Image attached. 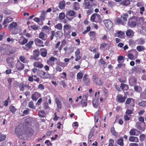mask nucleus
<instances>
[{
  "label": "nucleus",
  "instance_id": "nucleus-14",
  "mask_svg": "<svg viewBox=\"0 0 146 146\" xmlns=\"http://www.w3.org/2000/svg\"><path fill=\"white\" fill-rule=\"evenodd\" d=\"M6 61L11 68L13 67V63L14 61V58L13 57H9L6 58Z\"/></svg>",
  "mask_w": 146,
  "mask_h": 146
},
{
  "label": "nucleus",
  "instance_id": "nucleus-2",
  "mask_svg": "<svg viewBox=\"0 0 146 146\" xmlns=\"http://www.w3.org/2000/svg\"><path fill=\"white\" fill-rule=\"evenodd\" d=\"M93 82L96 85L98 86H102L103 83L102 80L99 78L98 75L94 74L93 75L92 78Z\"/></svg>",
  "mask_w": 146,
  "mask_h": 146
},
{
  "label": "nucleus",
  "instance_id": "nucleus-12",
  "mask_svg": "<svg viewBox=\"0 0 146 146\" xmlns=\"http://www.w3.org/2000/svg\"><path fill=\"white\" fill-rule=\"evenodd\" d=\"M83 7L85 9H90L92 8V6L90 4L88 1H86L83 4Z\"/></svg>",
  "mask_w": 146,
  "mask_h": 146
},
{
  "label": "nucleus",
  "instance_id": "nucleus-3",
  "mask_svg": "<svg viewBox=\"0 0 146 146\" xmlns=\"http://www.w3.org/2000/svg\"><path fill=\"white\" fill-rule=\"evenodd\" d=\"M38 75L40 77L44 79L49 78L50 77L49 74L42 70H40L38 72Z\"/></svg>",
  "mask_w": 146,
  "mask_h": 146
},
{
  "label": "nucleus",
  "instance_id": "nucleus-52",
  "mask_svg": "<svg viewBox=\"0 0 146 146\" xmlns=\"http://www.w3.org/2000/svg\"><path fill=\"white\" fill-rule=\"evenodd\" d=\"M140 141H143L145 140V136L144 134H141L139 137Z\"/></svg>",
  "mask_w": 146,
  "mask_h": 146
},
{
  "label": "nucleus",
  "instance_id": "nucleus-60",
  "mask_svg": "<svg viewBox=\"0 0 146 146\" xmlns=\"http://www.w3.org/2000/svg\"><path fill=\"white\" fill-rule=\"evenodd\" d=\"M90 36L94 37L96 36V33L94 31H90L89 33Z\"/></svg>",
  "mask_w": 146,
  "mask_h": 146
},
{
  "label": "nucleus",
  "instance_id": "nucleus-27",
  "mask_svg": "<svg viewBox=\"0 0 146 146\" xmlns=\"http://www.w3.org/2000/svg\"><path fill=\"white\" fill-rule=\"evenodd\" d=\"M13 20V19L11 17H7L3 23V25H5L7 23H9Z\"/></svg>",
  "mask_w": 146,
  "mask_h": 146
},
{
  "label": "nucleus",
  "instance_id": "nucleus-44",
  "mask_svg": "<svg viewBox=\"0 0 146 146\" xmlns=\"http://www.w3.org/2000/svg\"><path fill=\"white\" fill-rule=\"evenodd\" d=\"M28 106L29 108L34 109H35L36 108L32 101H31L29 102Z\"/></svg>",
  "mask_w": 146,
  "mask_h": 146
},
{
  "label": "nucleus",
  "instance_id": "nucleus-18",
  "mask_svg": "<svg viewBox=\"0 0 146 146\" xmlns=\"http://www.w3.org/2000/svg\"><path fill=\"white\" fill-rule=\"evenodd\" d=\"M15 132L16 134L19 135H22L23 134V133L22 129L18 126L16 127L15 129Z\"/></svg>",
  "mask_w": 146,
  "mask_h": 146
},
{
  "label": "nucleus",
  "instance_id": "nucleus-4",
  "mask_svg": "<svg viewBox=\"0 0 146 146\" xmlns=\"http://www.w3.org/2000/svg\"><path fill=\"white\" fill-rule=\"evenodd\" d=\"M133 17H132L128 19L127 23L128 26L131 28H134L136 25L137 23L135 19H133Z\"/></svg>",
  "mask_w": 146,
  "mask_h": 146
},
{
  "label": "nucleus",
  "instance_id": "nucleus-32",
  "mask_svg": "<svg viewBox=\"0 0 146 146\" xmlns=\"http://www.w3.org/2000/svg\"><path fill=\"white\" fill-rule=\"evenodd\" d=\"M73 7V9L75 10H78L80 9L79 3L77 2H74V3Z\"/></svg>",
  "mask_w": 146,
  "mask_h": 146
},
{
  "label": "nucleus",
  "instance_id": "nucleus-34",
  "mask_svg": "<svg viewBox=\"0 0 146 146\" xmlns=\"http://www.w3.org/2000/svg\"><path fill=\"white\" fill-rule=\"evenodd\" d=\"M111 132L112 134L116 137H117L118 136V133L115 130V128L113 127H112L111 128Z\"/></svg>",
  "mask_w": 146,
  "mask_h": 146
},
{
  "label": "nucleus",
  "instance_id": "nucleus-51",
  "mask_svg": "<svg viewBox=\"0 0 146 146\" xmlns=\"http://www.w3.org/2000/svg\"><path fill=\"white\" fill-rule=\"evenodd\" d=\"M108 44L106 42L103 43L101 44L100 47V50L102 49L105 48L106 47L107 45Z\"/></svg>",
  "mask_w": 146,
  "mask_h": 146
},
{
  "label": "nucleus",
  "instance_id": "nucleus-13",
  "mask_svg": "<svg viewBox=\"0 0 146 146\" xmlns=\"http://www.w3.org/2000/svg\"><path fill=\"white\" fill-rule=\"evenodd\" d=\"M41 96L40 94L38 92H35L31 96V98L33 100L36 101Z\"/></svg>",
  "mask_w": 146,
  "mask_h": 146
},
{
  "label": "nucleus",
  "instance_id": "nucleus-55",
  "mask_svg": "<svg viewBox=\"0 0 146 146\" xmlns=\"http://www.w3.org/2000/svg\"><path fill=\"white\" fill-rule=\"evenodd\" d=\"M83 75L82 73L79 72L78 73L77 75V78L79 79H81L83 77Z\"/></svg>",
  "mask_w": 146,
  "mask_h": 146
},
{
  "label": "nucleus",
  "instance_id": "nucleus-31",
  "mask_svg": "<svg viewBox=\"0 0 146 146\" xmlns=\"http://www.w3.org/2000/svg\"><path fill=\"white\" fill-rule=\"evenodd\" d=\"M19 59L20 61L23 63H27V61L24 56H21L19 57Z\"/></svg>",
  "mask_w": 146,
  "mask_h": 146
},
{
  "label": "nucleus",
  "instance_id": "nucleus-24",
  "mask_svg": "<svg viewBox=\"0 0 146 146\" xmlns=\"http://www.w3.org/2000/svg\"><path fill=\"white\" fill-rule=\"evenodd\" d=\"M117 144L121 146H123L124 145L123 139L122 137H120L118 139L117 141Z\"/></svg>",
  "mask_w": 146,
  "mask_h": 146
},
{
  "label": "nucleus",
  "instance_id": "nucleus-19",
  "mask_svg": "<svg viewBox=\"0 0 146 146\" xmlns=\"http://www.w3.org/2000/svg\"><path fill=\"white\" fill-rule=\"evenodd\" d=\"M33 66L35 67H36L40 68H41L43 67V65L42 63L39 61L36 62H34Z\"/></svg>",
  "mask_w": 146,
  "mask_h": 146
},
{
  "label": "nucleus",
  "instance_id": "nucleus-56",
  "mask_svg": "<svg viewBox=\"0 0 146 146\" xmlns=\"http://www.w3.org/2000/svg\"><path fill=\"white\" fill-rule=\"evenodd\" d=\"M75 14V12L73 11L70 10V11L68 13V15L70 16H74Z\"/></svg>",
  "mask_w": 146,
  "mask_h": 146
},
{
  "label": "nucleus",
  "instance_id": "nucleus-7",
  "mask_svg": "<svg viewBox=\"0 0 146 146\" xmlns=\"http://www.w3.org/2000/svg\"><path fill=\"white\" fill-rule=\"evenodd\" d=\"M135 100L132 98H128L126 100L125 104L127 105L130 104V107H133L135 106Z\"/></svg>",
  "mask_w": 146,
  "mask_h": 146
},
{
  "label": "nucleus",
  "instance_id": "nucleus-63",
  "mask_svg": "<svg viewBox=\"0 0 146 146\" xmlns=\"http://www.w3.org/2000/svg\"><path fill=\"white\" fill-rule=\"evenodd\" d=\"M33 75H32L31 76H29L28 78V80L30 82H32L33 81V80H34V79L33 78Z\"/></svg>",
  "mask_w": 146,
  "mask_h": 146
},
{
  "label": "nucleus",
  "instance_id": "nucleus-23",
  "mask_svg": "<svg viewBox=\"0 0 146 146\" xmlns=\"http://www.w3.org/2000/svg\"><path fill=\"white\" fill-rule=\"evenodd\" d=\"M65 4V2L64 0L60 1L59 3V8L61 9H64Z\"/></svg>",
  "mask_w": 146,
  "mask_h": 146
},
{
  "label": "nucleus",
  "instance_id": "nucleus-40",
  "mask_svg": "<svg viewBox=\"0 0 146 146\" xmlns=\"http://www.w3.org/2000/svg\"><path fill=\"white\" fill-rule=\"evenodd\" d=\"M137 42L139 44H143L145 42V40L143 38H140L137 39Z\"/></svg>",
  "mask_w": 146,
  "mask_h": 146
},
{
  "label": "nucleus",
  "instance_id": "nucleus-47",
  "mask_svg": "<svg viewBox=\"0 0 146 146\" xmlns=\"http://www.w3.org/2000/svg\"><path fill=\"white\" fill-rule=\"evenodd\" d=\"M55 28L61 30L62 28V25L61 23H59L54 26Z\"/></svg>",
  "mask_w": 146,
  "mask_h": 146
},
{
  "label": "nucleus",
  "instance_id": "nucleus-35",
  "mask_svg": "<svg viewBox=\"0 0 146 146\" xmlns=\"http://www.w3.org/2000/svg\"><path fill=\"white\" fill-rule=\"evenodd\" d=\"M41 12V15L40 16V18L41 20L43 21L44 20L45 18L46 12L45 11H42Z\"/></svg>",
  "mask_w": 146,
  "mask_h": 146
},
{
  "label": "nucleus",
  "instance_id": "nucleus-11",
  "mask_svg": "<svg viewBox=\"0 0 146 146\" xmlns=\"http://www.w3.org/2000/svg\"><path fill=\"white\" fill-rule=\"evenodd\" d=\"M33 59L35 60H38V57L40 55V52L38 50H35L33 51Z\"/></svg>",
  "mask_w": 146,
  "mask_h": 146
},
{
  "label": "nucleus",
  "instance_id": "nucleus-42",
  "mask_svg": "<svg viewBox=\"0 0 146 146\" xmlns=\"http://www.w3.org/2000/svg\"><path fill=\"white\" fill-rule=\"evenodd\" d=\"M135 129H131L129 131V133L131 135H136V131H137Z\"/></svg>",
  "mask_w": 146,
  "mask_h": 146
},
{
  "label": "nucleus",
  "instance_id": "nucleus-8",
  "mask_svg": "<svg viewBox=\"0 0 146 146\" xmlns=\"http://www.w3.org/2000/svg\"><path fill=\"white\" fill-rule=\"evenodd\" d=\"M16 67L18 70H21L24 68L25 65L21 62L19 60H18L16 64Z\"/></svg>",
  "mask_w": 146,
  "mask_h": 146
},
{
  "label": "nucleus",
  "instance_id": "nucleus-38",
  "mask_svg": "<svg viewBox=\"0 0 146 146\" xmlns=\"http://www.w3.org/2000/svg\"><path fill=\"white\" fill-rule=\"evenodd\" d=\"M71 26L69 25H65L64 26L63 29L64 33H65L66 31L71 29Z\"/></svg>",
  "mask_w": 146,
  "mask_h": 146
},
{
  "label": "nucleus",
  "instance_id": "nucleus-39",
  "mask_svg": "<svg viewBox=\"0 0 146 146\" xmlns=\"http://www.w3.org/2000/svg\"><path fill=\"white\" fill-rule=\"evenodd\" d=\"M92 104L93 106L95 108H97L98 106V100L96 99L93 100Z\"/></svg>",
  "mask_w": 146,
  "mask_h": 146
},
{
  "label": "nucleus",
  "instance_id": "nucleus-61",
  "mask_svg": "<svg viewBox=\"0 0 146 146\" xmlns=\"http://www.w3.org/2000/svg\"><path fill=\"white\" fill-rule=\"evenodd\" d=\"M38 88L42 90H43L44 88V86L42 84H39L38 86Z\"/></svg>",
  "mask_w": 146,
  "mask_h": 146
},
{
  "label": "nucleus",
  "instance_id": "nucleus-16",
  "mask_svg": "<svg viewBox=\"0 0 146 146\" xmlns=\"http://www.w3.org/2000/svg\"><path fill=\"white\" fill-rule=\"evenodd\" d=\"M34 44V42L33 41H31L29 42L25 45V49L28 50L30 49L32 47V45Z\"/></svg>",
  "mask_w": 146,
  "mask_h": 146
},
{
  "label": "nucleus",
  "instance_id": "nucleus-46",
  "mask_svg": "<svg viewBox=\"0 0 146 146\" xmlns=\"http://www.w3.org/2000/svg\"><path fill=\"white\" fill-rule=\"evenodd\" d=\"M118 80L120 82L126 83V78L125 77H122L119 78H118Z\"/></svg>",
  "mask_w": 146,
  "mask_h": 146
},
{
  "label": "nucleus",
  "instance_id": "nucleus-22",
  "mask_svg": "<svg viewBox=\"0 0 146 146\" xmlns=\"http://www.w3.org/2000/svg\"><path fill=\"white\" fill-rule=\"evenodd\" d=\"M81 104L83 106L86 107L87 105V99L86 97H83L81 100Z\"/></svg>",
  "mask_w": 146,
  "mask_h": 146
},
{
  "label": "nucleus",
  "instance_id": "nucleus-43",
  "mask_svg": "<svg viewBox=\"0 0 146 146\" xmlns=\"http://www.w3.org/2000/svg\"><path fill=\"white\" fill-rule=\"evenodd\" d=\"M95 129L94 128L92 129H91L89 134L88 136V139H90L92 138V136L93 135V133L94 132Z\"/></svg>",
  "mask_w": 146,
  "mask_h": 146
},
{
  "label": "nucleus",
  "instance_id": "nucleus-59",
  "mask_svg": "<svg viewBox=\"0 0 146 146\" xmlns=\"http://www.w3.org/2000/svg\"><path fill=\"white\" fill-rule=\"evenodd\" d=\"M65 15L64 13H60L59 15V18L60 19L62 20L65 18Z\"/></svg>",
  "mask_w": 146,
  "mask_h": 146
},
{
  "label": "nucleus",
  "instance_id": "nucleus-21",
  "mask_svg": "<svg viewBox=\"0 0 146 146\" xmlns=\"http://www.w3.org/2000/svg\"><path fill=\"white\" fill-rule=\"evenodd\" d=\"M120 87L121 89L123 91L127 90L129 89L128 86L126 84L123 83H121Z\"/></svg>",
  "mask_w": 146,
  "mask_h": 146
},
{
  "label": "nucleus",
  "instance_id": "nucleus-57",
  "mask_svg": "<svg viewBox=\"0 0 146 146\" xmlns=\"http://www.w3.org/2000/svg\"><path fill=\"white\" fill-rule=\"evenodd\" d=\"M109 143L107 146H114V141L113 139H110L109 140Z\"/></svg>",
  "mask_w": 146,
  "mask_h": 146
},
{
  "label": "nucleus",
  "instance_id": "nucleus-62",
  "mask_svg": "<svg viewBox=\"0 0 146 146\" xmlns=\"http://www.w3.org/2000/svg\"><path fill=\"white\" fill-rule=\"evenodd\" d=\"M24 39L21 42V44H25L26 43H27L28 42V40L25 37H24Z\"/></svg>",
  "mask_w": 146,
  "mask_h": 146
},
{
  "label": "nucleus",
  "instance_id": "nucleus-26",
  "mask_svg": "<svg viewBox=\"0 0 146 146\" xmlns=\"http://www.w3.org/2000/svg\"><path fill=\"white\" fill-rule=\"evenodd\" d=\"M57 107L60 109H61L62 108L61 103L58 98H56L55 100Z\"/></svg>",
  "mask_w": 146,
  "mask_h": 146
},
{
  "label": "nucleus",
  "instance_id": "nucleus-33",
  "mask_svg": "<svg viewBox=\"0 0 146 146\" xmlns=\"http://www.w3.org/2000/svg\"><path fill=\"white\" fill-rule=\"evenodd\" d=\"M128 17V15L127 13H125L123 14V16H121V18L124 22H126L127 21V18Z\"/></svg>",
  "mask_w": 146,
  "mask_h": 146
},
{
  "label": "nucleus",
  "instance_id": "nucleus-6",
  "mask_svg": "<svg viewBox=\"0 0 146 146\" xmlns=\"http://www.w3.org/2000/svg\"><path fill=\"white\" fill-rule=\"evenodd\" d=\"M126 98V96H123L121 94H119L117 96L116 100L118 102L123 103L125 102Z\"/></svg>",
  "mask_w": 146,
  "mask_h": 146
},
{
  "label": "nucleus",
  "instance_id": "nucleus-28",
  "mask_svg": "<svg viewBox=\"0 0 146 146\" xmlns=\"http://www.w3.org/2000/svg\"><path fill=\"white\" fill-rule=\"evenodd\" d=\"M117 36L121 38H123L125 35V33L121 31H119L117 33Z\"/></svg>",
  "mask_w": 146,
  "mask_h": 146
},
{
  "label": "nucleus",
  "instance_id": "nucleus-30",
  "mask_svg": "<svg viewBox=\"0 0 146 146\" xmlns=\"http://www.w3.org/2000/svg\"><path fill=\"white\" fill-rule=\"evenodd\" d=\"M38 115L40 117H44L46 115L44 111L43 110L39 111L38 112Z\"/></svg>",
  "mask_w": 146,
  "mask_h": 146
},
{
  "label": "nucleus",
  "instance_id": "nucleus-29",
  "mask_svg": "<svg viewBox=\"0 0 146 146\" xmlns=\"http://www.w3.org/2000/svg\"><path fill=\"white\" fill-rule=\"evenodd\" d=\"M134 32L131 29L128 30L126 32V34L127 36H131L133 35L134 34Z\"/></svg>",
  "mask_w": 146,
  "mask_h": 146
},
{
  "label": "nucleus",
  "instance_id": "nucleus-50",
  "mask_svg": "<svg viewBox=\"0 0 146 146\" xmlns=\"http://www.w3.org/2000/svg\"><path fill=\"white\" fill-rule=\"evenodd\" d=\"M9 109L11 111L12 113H14L16 111V109L15 107L12 106H11L9 107Z\"/></svg>",
  "mask_w": 146,
  "mask_h": 146
},
{
  "label": "nucleus",
  "instance_id": "nucleus-53",
  "mask_svg": "<svg viewBox=\"0 0 146 146\" xmlns=\"http://www.w3.org/2000/svg\"><path fill=\"white\" fill-rule=\"evenodd\" d=\"M137 49L139 52H141L144 49V47L143 46H139L137 47Z\"/></svg>",
  "mask_w": 146,
  "mask_h": 146
},
{
  "label": "nucleus",
  "instance_id": "nucleus-25",
  "mask_svg": "<svg viewBox=\"0 0 146 146\" xmlns=\"http://www.w3.org/2000/svg\"><path fill=\"white\" fill-rule=\"evenodd\" d=\"M41 52H40L41 55L43 57H45L47 54V49L44 48H42L40 50Z\"/></svg>",
  "mask_w": 146,
  "mask_h": 146
},
{
  "label": "nucleus",
  "instance_id": "nucleus-15",
  "mask_svg": "<svg viewBox=\"0 0 146 146\" xmlns=\"http://www.w3.org/2000/svg\"><path fill=\"white\" fill-rule=\"evenodd\" d=\"M96 16L99 18V20L101 21V17L100 15L97 13H94L91 16L90 20L92 22H97L95 21Z\"/></svg>",
  "mask_w": 146,
  "mask_h": 146
},
{
  "label": "nucleus",
  "instance_id": "nucleus-5",
  "mask_svg": "<svg viewBox=\"0 0 146 146\" xmlns=\"http://www.w3.org/2000/svg\"><path fill=\"white\" fill-rule=\"evenodd\" d=\"M104 22L106 28L110 30L112 27L113 23L109 19H106L104 20Z\"/></svg>",
  "mask_w": 146,
  "mask_h": 146
},
{
  "label": "nucleus",
  "instance_id": "nucleus-1",
  "mask_svg": "<svg viewBox=\"0 0 146 146\" xmlns=\"http://www.w3.org/2000/svg\"><path fill=\"white\" fill-rule=\"evenodd\" d=\"M17 23L16 22H13L9 24L8 28L11 31V35H16L20 32L18 31L19 29L17 28Z\"/></svg>",
  "mask_w": 146,
  "mask_h": 146
},
{
  "label": "nucleus",
  "instance_id": "nucleus-36",
  "mask_svg": "<svg viewBox=\"0 0 146 146\" xmlns=\"http://www.w3.org/2000/svg\"><path fill=\"white\" fill-rule=\"evenodd\" d=\"M130 3V2L129 0H125L123 1L121 3V4L123 5L127 6L129 5Z\"/></svg>",
  "mask_w": 146,
  "mask_h": 146
},
{
  "label": "nucleus",
  "instance_id": "nucleus-9",
  "mask_svg": "<svg viewBox=\"0 0 146 146\" xmlns=\"http://www.w3.org/2000/svg\"><path fill=\"white\" fill-rule=\"evenodd\" d=\"M34 41L35 44L37 46L43 47L44 46L43 41L38 38H35Z\"/></svg>",
  "mask_w": 146,
  "mask_h": 146
},
{
  "label": "nucleus",
  "instance_id": "nucleus-64",
  "mask_svg": "<svg viewBox=\"0 0 146 146\" xmlns=\"http://www.w3.org/2000/svg\"><path fill=\"white\" fill-rule=\"evenodd\" d=\"M128 57L129 59H132L133 58L134 56L132 54L130 53L128 54Z\"/></svg>",
  "mask_w": 146,
  "mask_h": 146
},
{
  "label": "nucleus",
  "instance_id": "nucleus-20",
  "mask_svg": "<svg viewBox=\"0 0 146 146\" xmlns=\"http://www.w3.org/2000/svg\"><path fill=\"white\" fill-rule=\"evenodd\" d=\"M129 140L131 142H138L139 141L138 138L137 137L130 136Z\"/></svg>",
  "mask_w": 146,
  "mask_h": 146
},
{
  "label": "nucleus",
  "instance_id": "nucleus-58",
  "mask_svg": "<svg viewBox=\"0 0 146 146\" xmlns=\"http://www.w3.org/2000/svg\"><path fill=\"white\" fill-rule=\"evenodd\" d=\"M117 23L118 24H121L123 25L124 22L122 21V19L120 18H119L117 19Z\"/></svg>",
  "mask_w": 146,
  "mask_h": 146
},
{
  "label": "nucleus",
  "instance_id": "nucleus-49",
  "mask_svg": "<svg viewBox=\"0 0 146 146\" xmlns=\"http://www.w3.org/2000/svg\"><path fill=\"white\" fill-rule=\"evenodd\" d=\"M55 36V32L54 31H51L50 32V40L53 39L54 36Z\"/></svg>",
  "mask_w": 146,
  "mask_h": 146
},
{
  "label": "nucleus",
  "instance_id": "nucleus-37",
  "mask_svg": "<svg viewBox=\"0 0 146 146\" xmlns=\"http://www.w3.org/2000/svg\"><path fill=\"white\" fill-rule=\"evenodd\" d=\"M138 105L144 107L146 106V101L142 100L139 102Z\"/></svg>",
  "mask_w": 146,
  "mask_h": 146
},
{
  "label": "nucleus",
  "instance_id": "nucleus-48",
  "mask_svg": "<svg viewBox=\"0 0 146 146\" xmlns=\"http://www.w3.org/2000/svg\"><path fill=\"white\" fill-rule=\"evenodd\" d=\"M6 136L5 135H3L0 133V142L3 141L5 139Z\"/></svg>",
  "mask_w": 146,
  "mask_h": 146
},
{
  "label": "nucleus",
  "instance_id": "nucleus-41",
  "mask_svg": "<svg viewBox=\"0 0 146 146\" xmlns=\"http://www.w3.org/2000/svg\"><path fill=\"white\" fill-rule=\"evenodd\" d=\"M141 68L140 67H139L138 66L136 67H133L132 68V71H135L136 72H139L140 71Z\"/></svg>",
  "mask_w": 146,
  "mask_h": 146
},
{
  "label": "nucleus",
  "instance_id": "nucleus-17",
  "mask_svg": "<svg viewBox=\"0 0 146 146\" xmlns=\"http://www.w3.org/2000/svg\"><path fill=\"white\" fill-rule=\"evenodd\" d=\"M0 51L4 55H8V48L0 46Z\"/></svg>",
  "mask_w": 146,
  "mask_h": 146
},
{
  "label": "nucleus",
  "instance_id": "nucleus-10",
  "mask_svg": "<svg viewBox=\"0 0 146 146\" xmlns=\"http://www.w3.org/2000/svg\"><path fill=\"white\" fill-rule=\"evenodd\" d=\"M88 75L85 74L83 77V81L84 84L86 86H89L90 83V79L88 78Z\"/></svg>",
  "mask_w": 146,
  "mask_h": 146
},
{
  "label": "nucleus",
  "instance_id": "nucleus-45",
  "mask_svg": "<svg viewBox=\"0 0 146 146\" xmlns=\"http://www.w3.org/2000/svg\"><path fill=\"white\" fill-rule=\"evenodd\" d=\"M29 30H31L32 29L34 30H36L38 29V27L36 25L29 26L28 27Z\"/></svg>",
  "mask_w": 146,
  "mask_h": 146
},
{
  "label": "nucleus",
  "instance_id": "nucleus-54",
  "mask_svg": "<svg viewBox=\"0 0 146 146\" xmlns=\"http://www.w3.org/2000/svg\"><path fill=\"white\" fill-rule=\"evenodd\" d=\"M39 36V38L43 40H46V39L44 38V34L42 32H40V33Z\"/></svg>",
  "mask_w": 146,
  "mask_h": 146
}]
</instances>
